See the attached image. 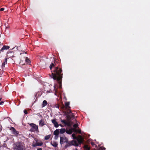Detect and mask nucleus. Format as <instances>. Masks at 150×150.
<instances>
[{"label": "nucleus", "mask_w": 150, "mask_h": 150, "mask_svg": "<svg viewBox=\"0 0 150 150\" xmlns=\"http://www.w3.org/2000/svg\"><path fill=\"white\" fill-rule=\"evenodd\" d=\"M74 129L73 131H74L76 132H78L79 133H81V130L80 129H75L73 128Z\"/></svg>", "instance_id": "obj_20"}, {"label": "nucleus", "mask_w": 150, "mask_h": 150, "mask_svg": "<svg viewBox=\"0 0 150 150\" xmlns=\"http://www.w3.org/2000/svg\"><path fill=\"white\" fill-rule=\"evenodd\" d=\"M1 85V83H0V85Z\"/></svg>", "instance_id": "obj_42"}, {"label": "nucleus", "mask_w": 150, "mask_h": 150, "mask_svg": "<svg viewBox=\"0 0 150 150\" xmlns=\"http://www.w3.org/2000/svg\"><path fill=\"white\" fill-rule=\"evenodd\" d=\"M61 121L65 125H67L68 126L69 125V123L68 122H66L64 120H62L61 119Z\"/></svg>", "instance_id": "obj_13"}, {"label": "nucleus", "mask_w": 150, "mask_h": 150, "mask_svg": "<svg viewBox=\"0 0 150 150\" xmlns=\"http://www.w3.org/2000/svg\"><path fill=\"white\" fill-rule=\"evenodd\" d=\"M74 129L71 128L69 130H66V132L69 134H72Z\"/></svg>", "instance_id": "obj_10"}, {"label": "nucleus", "mask_w": 150, "mask_h": 150, "mask_svg": "<svg viewBox=\"0 0 150 150\" xmlns=\"http://www.w3.org/2000/svg\"><path fill=\"white\" fill-rule=\"evenodd\" d=\"M13 56H12V57H13Z\"/></svg>", "instance_id": "obj_43"}, {"label": "nucleus", "mask_w": 150, "mask_h": 150, "mask_svg": "<svg viewBox=\"0 0 150 150\" xmlns=\"http://www.w3.org/2000/svg\"><path fill=\"white\" fill-rule=\"evenodd\" d=\"M54 126L56 128H57L58 127L59 125L57 122L56 121L55 119H53L51 120Z\"/></svg>", "instance_id": "obj_9"}, {"label": "nucleus", "mask_w": 150, "mask_h": 150, "mask_svg": "<svg viewBox=\"0 0 150 150\" xmlns=\"http://www.w3.org/2000/svg\"><path fill=\"white\" fill-rule=\"evenodd\" d=\"M7 58L5 59V60L4 63L2 64V68L4 67L5 64H7Z\"/></svg>", "instance_id": "obj_18"}, {"label": "nucleus", "mask_w": 150, "mask_h": 150, "mask_svg": "<svg viewBox=\"0 0 150 150\" xmlns=\"http://www.w3.org/2000/svg\"><path fill=\"white\" fill-rule=\"evenodd\" d=\"M72 136L73 139H76V140H74L77 142L78 145L82 143L83 139L81 136L79 135L78 136V137H76L75 134H72Z\"/></svg>", "instance_id": "obj_2"}, {"label": "nucleus", "mask_w": 150, "mask_h": 150, "mask_svg": "<svg viewBox=\"0 0 150 150\" xmlns=\"http://www.w3.org/2000/svg\"><path fill=\"white\" fill-rule=\"evenodd\" d=\"M15 149L18 150H23L24 146L23 144L21 142H17L13 146Z\"/></svg>", "instance_id": "obj_3"}, {"label": "nucleus", "mask_w": 150, "mask_h": 150, "mask_svg": "<svg viewBox=\"0 0 150 150\" xmlns=\"http://www.w3.org/2000/svg\"><path fill=\"white\" fill-rule=\"evenodd\" d=\"M78 124H76L74 125L73 126V127L75 129L77 127H78Z\"/></svg>", "instance_id": "obj_28"}, {"label": "nucleus", "mask_w": 150, "mask_h": 150, "mask_svg": "<svg viewBox=\"0 0 150 150\" xmlns=\"http://www.w3.org/2000/svg\"><path fill=\"white\" fill-rule=\"evenodd\" d=\"M6 145L5 144H4V146L6 147Z\"/></svg>", "instance_id": "obj_38"}, {"label": "nucleus", "mask_w": 150, "mask_h": 150, "mask_svg": "<svg viewBox=\"0 0 150 150\" xmlns=\"http://www.w3.org/2000/svg\"><path fill=\"white\" fill-rule=\"evenodd\" d=\"M69 102H67L65 103V106L67 108V107H68L70 108V107L69 106Z\"/></svg>", "instance_id": "obj_24"}, {"label": "nucleus", "mask_w": 150, "mask_h": 150, "mask_svg": "<svg viewBox=\"0 0 150 150\" xmlns=\"http://www.w3.org/2000/svg\"><path fill=\"white\" fill-rule=\"evenodd\" d=\"M9 48L10 47L9 46L4 45L2 47L1 51H2L3 50H7L9 49Z\"/></svg>", "instance_id": "obj_12"}, {"label": "nucleus", "mask_w": 150, "mask_h": 150, "mask_svg": "<svg viewBox=\"0 0 150 150\" xmlns=\"http://www.w3.org/2000/svg\"><path fill=\"white\" fill-rule=\"evenodd\" d=\"M74 115L72 113L71 117H70L69 116H68L67 117V118H68L69 119H70V118H71L74 117Z\"/></svg>", "instance_id": "obj_26"}, {"label": "nucleus", "mask_w": 150, "mask_h": 150, "mask_svg": "<svg viewBox=\"0 0 150 150\" xmlns=\"http://www.w3.org/2000/svg\"><path fill=\"white\" fill-rule=\"evenodd\" d=\"M52 74L50 76L54 80H56L59 84H61L62 78V74L61 73L62 70L58 67L54 68L53 71H52Z\"/></svg>", "instance_id": "obj_1"}, {"label": "nucleus", "mask_w": 150, "mask_h": 150, "mask_svg": "<svg viewBox=\"0 0 150 150\" xmlns=\"http://www.w3.org/2000/svg\"><path fill=\"white\" fill-rule=\"evenodd\" d=\"M76 150H77V149H76Z\"/></svg>", "instance_id": "obj_44"}, {"label": "nucleus", "mask_w": 150, "mask_h": 150, "mask_svg": "<svg viewBox=\"0 0 150 150\" xmlns=\"http://www.w3.org/2000/svg\"><path fill=\"white\" fill-rule=\"evenodd\" d=\"M84 149L86 150H89L90 148L87 145H85L84 147Z\"/></svg>", "instance_id": "obj_19"}, {"label": "nucleus", "mask_w": 150, "mask_h": 150, "mask_svg": "<svg viewBox=\"0 0 150 150\" xmlns=\"http://www.w3.org/2000/svg\"><path fill=\"white\" fill-rule=\"evenodd\" d=\"M10 129L11 130L13 134L15 135H17L18 134V132L16 131L14 127H11Z\"/></svg>", "instance_id": "obj_7"}, {"label": "nucleus", "mask_w": 150, "mask_h": 150, "mask_svg": "<svg viewBox=\"0 0 150 150\" xmlns=\"http://www.w3.org/2000/svg\"><path fill=\"white\" fill-rule=\"evenodd\" d=\"M59 129H56L54 132V134L55 136H57L59 134Z\"/></svg>", "instance_id": "obj_14"}, {"label": "nucleus", "mask_w": 150, "mask_h": 150, "mask_svg": "<svg viewBox=\"0 0 150 150\" xmlns=\"http://www.w3.org/2000/svg\"><path fill=\"white\" fill-rule=\"evenodd\" d=\"M58 137V135L57 136H55V139H57V138Z\"/></svg>", "instance_id": "obj_30"}, {"label": "nucleus", "mask_w": 150, "mask_h": 150, "mask_svg": "<svg viewBox=\"0 0 150 150\" xmlns=\"http://www.w3.org/2000/svg\"><path fill=\"white\" fill-rule=\"evenodd\" d=\"M2 98H0V101L1 100Z\"/></svg>", "instance_id": "obj_40"}, {"label": "nucleus", "mask_w": 150, "mask_h": 150, "mask_svg": "<svg viewBox=\"0 0 150 150\" xmlns=\"http://www.w3.org/2000/svg\"><path fill=\"white\" fill-rule=\"evenodd\" d=\"M55 66L54 63H52L50 66V70H51L53 67Z\"/></svg>", "instance_id": "obj_21"}, {"label": "nucleus", "mask_w": 150, "mask_h": 150, "mask_svg": "<svg viewBox=\"0 0 150 150\" xmlns=\"http://www.w3.org/2000/svg\"><path fill=\"white\" fill-rule=\"evenodd\" d=\"M66 143L67 144L65 146V147L66 148L72 145L74 146H78L77 142L74 140H72L69 142H68L67 143Z\"/></svg>", "instance_id": "obj_4"}, {"label": "nucleus", "mask_w": 150, "mask_h": 150, "mask_svg": "<svg viewBox=\"0 0 150 150\" xmlns=\"http://www.w3.org/2000/svg\"><path fill=\"white\" fill-rule=\"evenodd\" d=\"M47 104V101L45 100H44L42 104V107L43 108L46 106Z\"/></svg>", "instance_id": "obj_15"}, {"label": "nucleus", "mask_w": 150, "mask_h": 150, "mask_svg": "<svg viewBox=\"0 0 150 150\" xmlns=\"http://www.w3.org/2000/svg\"><path fill=\"white\" fill-rule=\"evenodd\" d=\"M66 132V130L65 128H62L60 130V133L61 134H62Z\"/></svg>", "instance_id": "obj_17"}, {"label": "nucleus", "mask_w": 150, "mask_h": 150, "mask_svg": "<svg viewBox=\"0 0 150 150\" xmlns=\"http://www.w3.org/2000/svg\"><path fill=\"white\" fill-rule=\"evenodd\" d=\"M25 61L26 62L28 63H30V61L29 59L27 57L25 58Z\"/></svg>", "instance_id": "obj_23"}, {"label": "nucleus", "mask_w": 150, "mask_h": 150, "mask_svg": "<svg viewBox=\"0 0 150 150\" xmlns=\"http://www.w3.org/2000/svg\"><path fill=\"white\" fill-rule=\"evenodd\" d=\"M68 142V139L65 136L60 137V143L61 145Z\"/></svg>", "instance_id": "obj_6"}, {"label": "nucleus", "mask_w": 150, "mask_h": 150, "mask_svg": "<svg viewBox=\"0 0 150 150\" xmlns=\"http://www.w3.org/2000/svg\"><path fill=\"white\" fill-rule=\"evenodd\" d=\"M37 115H38V116L40 117H42V116L40 115L39 114V113H38L37 114Z\"/></svg>", "instance_id": "obj_32"}, {"label": "nucleus", "mask_w": 150, "mask_h": 150, "mask_svg": "<svg viewBox=\"0 0 150 150\" xmlns=\"http://www.w3.org/2000/svg\"><path fill=\"white\" fill-rule=\"evenodd\" d=\"M26 53H25V54H24V53H21V54H21H21H25Z\"/></svg>", "instance_id": "obj_37"}, {"label": "nucleus", "mask_w": 150, "mask_h": 150, "mask_svg": "<svg viewBox=\"0 0 150 150\" xmlns=\"http://www.w3.org/2000/svg\"><path fill=\"white\" fill-rule=\"evenodd\" d=\"M67 110H68L69 111L68 112H65L64 113L66 115L69 116V114H70L71 113V110L70 109H68Z\"/></svg>", "instance_id": "obj_16"}, {"label": "nucleus", "mask_w": 150, "mask_h": 150, "mask_svg": "<svg viewBox=\"0 0 150 150\" xmlns=\"http://www.w3.org/2000/svg\"><path fill=\"white\" fill-rule=\"evenodd\" d=\"M91 144L92 145H93L94 144V143L93 142H91Z\"/></svg>", "instance_id": "obj_36"}, {"label": "nucleus", "mask_w": 150, "mask_h": 150, "mask_svg": "<svg viewBox=\"0 0 150 150\" xmlns=\"http://www.w3.org/2000/svg\"><path fill=\"white\" fill-rule=\"evenodd\" d=\"M52 145L54 147H56L57 146V144L55 142H54L52 144Z\"/></svg>", "instance_id": "obj_25"}, {"label": "nucleus", "mask_w": 150, "mask_h": 150, "mask_svg": "<svg viewBox=\"0 0 150 150\" xmlns=\"http://www.w3.org/2000/svg\"><path fill=\"white\" fill-rule=\"evenodd\" d=\"M12 52H7V57H9V58L11 57V56H10V54ZM9 57H8V58Z\"/></svg>", "instance_id": "obj_27"}, {"label": "nucleus", "mask_w": 150, "mask_h": 150, "mask_svg": "<svg viewBox=\"0 0 150 150\" xmlns=\"http://www.w3.org/2000/svg\"><path fill=\"white\" fill-rule=\"evenodd\" d=\"M30 125L31 127V128L30 131L31 132L37 131L38 130V126L34 123H31Z\"/></svg>", "instance_id": "obj_5"}, {"label": "nucleus", "mask_w": 150, "mask_h": 150, "mask_svg": "<svg viewBox=\"0 0 150 150\" xmlns=\"http://www.w3.org/2000/svg\"><path fill=\"white\" fill-rule=\"evenodd\" d=\"M24 112L25 114H28V112L27 110H24Z\"/></svg>", "instance_id": "obj_29"}, {"label": "nucleus", "mask_w": 150, "mask_h": 150, "mask_svg": "<svg viewBox=\"0 0 150 150\" xmlns=\"http://www.w3.org/2000/svg\"><path fill=\"white\" fill-rule=\"evenodd\" d=\"M4 10V8H1L0 9V10L1 11H3Z\"/></svg>", "instance_id": "obj_31"}, {"label": "nucleus", "mask_w": 150, "mask_h": 150, "mask_svg": "<svg viewBox=\"0 0 150 150\" xmlns=\"http://www.w3.org/2000/svg\"><path fill=\"white\" fill-rule=\"evenodd\" d=\"M45 125L43 120H41L39 121V126L41 127H42Z\"/></svg>", "instance_id": "obj_11"}, {"label": "nucleus", "mask_w": 150, "mask_h": 150, "mask_svg": "<svg viewBox=\"0 0 150 150\" xmlns=\"http://www.w3.org/2000/svg\"><path fill=\"white\" fill-rule=\"evenodd\" d=\"M4 103V101H1L0 102V105H1Z\"/></svg>", "instance_id": "obj_33"}, {"label": "nucleus", "mask_w": 150, "mask_h": 150, "mask_svg": "<svg viewBox=\"0 0 150 150\" xmlns=\"http://www.w3.org/2000/svg\"><path fill=\"white\" fill-rule=\"evenodd\" d=\"M14 48H15V47H13V48H12L11 49V50H13V49Z\"/></svg>", "instance_id": "obj_39"}, {"label": "nucleus", "mask_w": 150, "mask_h": 150, "mask_svg": "<svg viewBox=\"0 0 150 150\" xmlns=\"http://www.w3.org/2000/svg\"><path fill=\"white\" fill-rule=\"evenodd\" d=\"M103 149H103V150H105V148H104Z\"/></svg>", "instance_id": "obj_41"}, {"label": "nucleus", "mask_w": 150, "mask_h": 150, "mask_svg": "<svg viewBox=\"0 0 150 150\" xmlns=\"http://www.w3.org/2000/svg\"><path fill=\"white\" fill-rule=\"evenodd\" d=\"M50 135H47V136H45V139L46 140H47L49 139V138H50Z\"/></svg>", "instance_id": "obj_22"}, {"label": "nucleus", "mask_w": 150, "mask_h": 150, "mask_svg": "<svg viewBox=\"0 0 150 150\" xmlns=\"http://www.w3.org/2000/svg\"><path fill=\"white\" fill-rule=\"evenodd\" d=\"M37 150H42L41 148H40L37 149Z\"/></svg>", "instance_id": "obj_34"}, {"label": "nucleus", "mask_w": 150, "mask_h": 150, "mask_svg": "<svg viewBox=\"0 0 150 150\" xmlns=\"http://www.w3.org/2000/svg\"><path fill=\"white\" fill-rule=\"evenodd\" d=\"M43 144V143L42 142H38L37 141H36V142H34L33 144V146L34 147H35L38 146H41Z\"/></svg>", "instance_id": "obj_8"}, {"label": "nucleus", "mask_w": 150, "mask_h": 150, "mask_svg": "<svg viewBox=\"0 0 150 150\" xmlns=\"http://www.w3.org/2000/svg\"><path fill=\"white\" fill-rule=\"evenodd\" d=\"M59 125L62 127H63V126L61 124H59Z\"/></svg>", "instance_id": "obj_35"}]
</instances>
